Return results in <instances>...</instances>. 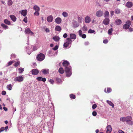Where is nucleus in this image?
Segmentation results:
<instances>
[{"instance_id":"e2e57ef3","label":"nucleus","mask_w":133,"mask_h":133,"mask_svg":"<svg viewBox=\"0 0 133 133\" xmlns=\"http://www.w3.org/2000/svg\"><path fill=\"white\" fill-rule=\"evenodd\" d=\"M46 81V79L45 78H42H42L41 80V81H42L43 82H45Z\"/></svg>"},{"instance_id":"5fc2aeb1","label":"nucleus","mask_w":133,"mask_h":133,"mask_svg":"<svg viewBox=\"0 0 133 133\" xmlns=\"http://www.w3.org/2000/svg\"><path fill=\"white\" fill-rule=\"evenodd\" d=\"M79 35L80 36H81L82 34V32L81 30H79Z\"/></svg>"},{"instance_id":"6ab92c4d","label":"nucleus","mask_w":133,"mask_h":133,"mask_svg":"<svg viewBox=\"0 0 133 133\" xmlns=\"http://www.w3.org/2000/svg\"><path fill=\"white\" fill-rule=\"evenodd\" d=\"M55 30L57 31H60L61 30V29L60 26L57 25L56 26Z\"/></svg>"},{"instance_id":"a18cd8bd","label":"nucleus","mask_w":133,"mask_h":133,"mask_svg":"<svg viewBox=\"0 0 133 133\" xmlns=\"http://www.w3.org/2000/svg\"><path fill=\"white\" fill-rule=\"evenodd\" d=\"M39 11H36V12L34 13V14L35 15L38 16L39 15V13L38 12Z\"/></svg>"},{"instance_id":"6e6d98bb","label":"nucleus","mask_w":133,"mask_h":133,"mask_svg":"<svg viewBox=\"0 0 133 133\" xmlns=\"http://www.w3.org/2000/svg\"><path fill=\"white\" fill-rule=\"evenodd\" d=\"M5 130V128L2 127L0 128V132L3 131Z\"/></svg>"},{"instance_id":"7c9ffc66","label":"nucleus","mask_w":133,"mask_h":133,"mask_svg":"<svg viewBox=\"0 0 133 133\" xmlns=\"http://www.w3.org/2000/svg\"><path fill=\"white\" fill-rule=\"evenodd\" d=\"M82 30L83 31L86 32L87 30V27L85 25H84L82 27Z\"/></svg>"},{"instance_id":"72a5a7b5","label":"nucleus","mask_w":133,"mask_h":133,"mask_svg":"<svg viewBox=\"0 0 133 133\" xmlns=\"http://www.w3.org/2000/svg\"><path fill=\"white\" fill-rule=\"evenodd\" d=\"M18 70L19 71V73H22L24 69H23L22 68H20L18 69Z\"/></svg>"},{"instance_id":"58836bf2","label":"nucleus","mask_w":133,"mask_h":133,"mask_svg":"<svg viewBox=\"0 0 133 133\" xmlns=\"http://www.w3.org/2000/svg\"><path fill=\"white\" fill-rule=\"evenodd\" d=\"M14 62V61H11L10 62H9L8 63V64L7 65V66H8L11 65Z\"/></svg>"},{"instance_id":"bb28decb","label":"nucleus","mask_w":133,"mask_h":133,"mask_svg":"<svg viewBox=\"0 0 133 133\" xmlns=\"http://www.w3.org/2000/svg\"><path fill=\"white\" fill-rule=\"evenodd\" d=\"M4 22L6 24L8 25H10V21L7 19H4Z\"/></svg>"},{"instance_id":"c03bdc74","label":"nucleus","mask_w":133,"mask_h":133,"mask_svg":"<svg viewBox=\"0 0 133 133\" xmlns=\"http://www.w3.org/2000/svg\"><path fill=\"white\" fill-rule=\"evenodd\" d=\"M127 123L129 125H133V122L132 121H129Z\"/></svg>"},{"instance_id":"3c124183","label":"nucleus","mask_w":133,"mask_h":133,"mask_svg":"<svg viewBox=\"0 0 133 133\" xmlns=\"http://www.w3.org/2000/svg\"><path fill=\"white\" fill-rule=\"evenodd\" d=\"M58 46L57 45H56L54 48H53L52 49L54 50H56L58 49Z\"/></svg>"},{"instance_id":"39448f33","label":"nucleus","mask_w":133,"mask_h":133,"mask_svg":"<svg viewBox=\"0 0 133 133\" xmlns=\"http://www.w3.org/2000/svg\"><path fill=\"white\" fill-rule=\"evenodd\" d=\"M103 15V12L101 10H98L96 13V16L98 17H101Z\"/></svg>"},{"instance_id":"f257e3e1","label":"nucleus","mask_w":133,"mask_h":133,"mask_svg":"<svg viewBox=\"0 0 133 133\" xmlns=\"http://www.w3.org/2000/svg\"><path fill=\"white\" fill-rule=\"evenodd\" d=\"M69 63L66 61H64L63 63V65L65 67V71L67 77H70L72 74L71 67L68 66Z\"/></svg>"},{"instance_id":"864d4df0","label":"nucleus","mask_w":133,"mask_h":133,"mask_svg":"<svg viewBox=\"0 0 133 133\" xmlns=\"http://www.w3.org/2000/svg\"><path fill=\"white\" fill-rule=\"evenodd\" d=\"M81 36L83 38H85L86 37V35L85 34L82 35Z\"/></svg>"},{"instance_id":"a19ab883","label":"nucleus","mask_w":133,"mask_h":133,"mask_svg":"<svg viewBox=\"0 0 133 133\" xmlns=\"http://www.w3.org/2000/svg\"><path fill=\"white\" fill-rule=\"evenodd\" d=\"M69 45V44H68V43L66 42L64 43L63 46L67 48Z\"/></svg>"},{"instance_id":"bf43d9fd","label":"nucleus","mask_w":133,"mask_h":133,"mask_svg":"<svg viewBox=\"0 0 133 133\" xmlns=\"http://www.w3.org/2000/svg\"><path fill=\"white\" fill-rule=\"evenodd\" d=\"M6 92L5 91H3L2 92V94L3 95H4L6 94Z\"/></svg>"},{"instance_id":"774afa93","label":"nucleus","mask_w":133,"mask_h":133,"mask_svg":"<svg viewBox=\"0 0 133 133\" xmlns=\"http://www.w3.org/2000/svg\"><path fill=\"white\" fill-rule=\"evenodd\" d=\"M118 132L119 133H124L123 131L121 130H119Z\"/></svg>"},{"instance_id":"8fccbe9b","label":"nucleus","mask_w":133,"mask_h":133,"mask_svg":"<svg viewBox=\"0 0 133 133\" xmlns=\"http://www.w3.org/2000/svg\"><path fill=\"white\" fill-rule=\"evenodd\" d=\"M23 21L25 22V23H26L27 22V18L26 17H25L23 19Z\"/></svg>"},{"instance_id":"c756f323","label":"nucleus","mask_w":133,"mask_h":133,"mask_svg":"<svg viewBox=\"0 0 133 133\" xmlns=\"http://www.w3.org/2000/svg\"><path fill=\"white\" fill-rule=\"evenodd\" d=\"M62 15L64 17H66L68 16V14L65 12H63L62 13Z\"/></svg>"},{"instance_id":"a878e982","label":"nucleus","mask_w":133,"mask_h":133,"mask_svg":"<svg viewBox=\"0 0 133 133\" xmlns=\"http://www.w3.org/2000/svg\"><path fill=\"white\" fill-rule=\"evenodd\" d=\"M58 72L60 73L63 74L64 73V71L63 68H60L59 69Z\"/></svg>"},{"instance_id":"412c9836","label":"nucleus","mask_w":133,"mask_h":133,"mask_svg":"<svg viewBox=\"0 0 133 133\" xmlns=\"http://www.w3.org/2000/svg\"><path fill=\"white\" fill-rule=\"evenodd\" d=\"M34 10L36 11H39L40 10L39 8L37 5H35L33 7Z\"/></svg>"},{"instance_id":"ea45409f","label":"nucleus","mask_w":133,"mask_h":133,"mask_svg":"<svg viewBox=\"0 0 133 133\" xmlns=\"http://www.w3.org/2000/svg\"><path fill=\"white\" fill-rule=\"evenodd\" d=\"M70 97L71 98L74 99L75 98V95L71 94L70 95Z\"/></svg>"},{"instance_id":"c9c22d12","label":"nucleus","mask_w":133,"mask_h":133,"mask_svg":"<svg viewBox=\"0 0 133 133\" xmlns=\"http://www.w3.org/2000/svg\"><path fill=\"white\" fill-rule=\"evenodd\" d=\"M20 62L19 61H18V62L15 63V64L14 65V66L15 67H17L19 65H20Z\"/></svg>"},{"instance_id":"6e6552de","label":"nucleus","mask_w":133,"mask_h":133,"mask_svg":"<svg viewBox=\"0 0 133 133\" xmlns=\"http://www.w3.org/2000/svg\"><path fill=\"white\" fill-rule=\"evenodd\" d=\"M25 32L26 34H30L31 35H33L34 34L33 32L31 31L29 28H28L25 29Z\"/></svg>"},{"instance_id":"a211bd4d","label":"nucleus","mask_w":133,"mask_h":133,"mask_svg":"<svg viewBox=\"0 0 133 133\" xmlns=\"http://www.w3.org/2000/svg\"><path fill=\"white\" fill-rule=\"evenodd\" d=\"M126 122H127V123L129 122V121H130L132 119V118L131 116H128L126 117Z\"/></svg>"},{"instance_id":"338daca9","label":"nucleus","mask_w":133,"mask_h":133,"mask_svg":"<svg viewBox=\"0 0 133 133\" xmlns=\"http://www.w3.org/2000/svg\"><path fill=\"white\" fill-rule=\"evenodd\" d=\"M89 44V42H85L84 43V44L85 45H88Z\"/></svg>"},{"instance_id":"69168bd1","label":"nucleus","mask_w":133,"mask_h":133,"mask_svg":"<svg viewBox=\"0 0 133 133\" xmlns=\"http://www.w3.org/2000/svg\"><path fill=\"white\" fill-rule=\"evenodd\" d=\"M114 11H111L110 12V14L111 16H112L114 14Z\"/></svg>"},{"instance_id":"2eb2a0df","label":"nucleus","mask_w":133,"mask_h":133,"mask_svg":"<svg viewBox=\"0 0 133 133\" xmlns=\"http://www.w3.org/2000/svg\"><path fill=\"white\" fill-rule=\"evenodd\" d=\"M21 13L22 15H23L24 16H25L27 14L26 10H22L21 11H19Z\"/></svg>"},{"instance_id":"052dcab7","label":"nucleus","mask_w":133,"mask_h":133,"mask_svg":"<svg viewBox=\"0 0 133 133\" xmlns=\"http://www.w3.org/2000/svg\"><path fill=\"white\" fill-rule=\"evenodd\" d=\"M68 35L67 34L65 33L63 35V37L64 38H66L67 37Z\"/></svg>"},{"instance_id":"dca6fc26","label":"nucleus","mask_w":133,"mask_h":133,"mask_svg":"<svg viewBox=\"0 0 133 133\" xmlns=\"http://www.w3.org/2000/svg\"><path fill=\"white\" fill-rule=\"evenodd\" d=\"M10 17L11 20L14 22L16 21V18L13 15H11L10 16Z\"/></svg>"},{"instance_id":"e433bc0d","label":"nucleus","mask_w":133,"mask_h":133,"mask_svg":"<svg viewBox=\"0 0 133 133\" xmlns=\"http://www.w3.org/2000/svg\"><path fill=\"white\" fill-rule=\"evenodd\" d=\"M113 31V30L112 28H111L109 29L108 30V34L109 35H111V33L112 32V31Z\"/></svg>"},{"instance_id":"423d86ee","label":"nucleus","mask_w":133,"mask_h":133,"mask_svg":"<svg viewBox=\"0 0 133 133\" xmlns=\"http://www.w3.org/2000/svg\"><path fill=\"white\" fill-rule=\"evenodd\" d=\"M110 19L108 18H106L103 20V23L105 25H108L109 23Z\"/></svg>"},{"instance_id":"cd10ccee","label":"nucleus","mask_w":133,"mask_h":133,"mask_svg":"<svg viewBox=\"0 0 133 133\" xmlns=\"http://www.w3.org/2000/svg\"><path fill=\"white\" fill-rule=\"evenodd\" d=\"M66 40L67 41L66 42H67L69 44H71L72 42V41L71 40V39L70 38H66Z\"/></svg>"},{"instance_id":"603ef678","label":"nucleus","mask_w":133,"mask_h":133,"mask_svg":"<svg viewBox=\"0 0 133 133\" xmlns=\"http://www.w3.org/2000/svg\"><path fill=\"white\" fill-rule=\"evenodd\" d=\"M97 114V112L95 111H93L92 113V115L94 116H96V115Z\"/></svg>"},{"instance_id":"1a4fd4ad","label":"nucleus","mask_w":133,"mask_h":133,"mask_svg":"<svg viewBox=\"0 0 133 133\" xmlns=\"http://www.w3.org/2000/svg\"><path fill=\"white\" fill-rule=\"evenodd\" d=\"M31 72L32 75H37L38 74L39 71L37 69H34L32 70Z\"/></svg>"},{"instance_id":"f8f14e48","label":"nucleus","mask_w":133,"mask_h":133,"mask_svg":"<svg viewBox=\"0 0 133 133\" xmlns=\"http://www.w3.org/2000/svg\"><path fill=\"white\" fill-rule=\"evenodd\" d=\"M53 19V17L52 16H49L47 18V21L49 22H52Z\"/></svg>"},{"instance_id":"9b49d317","label":"nucleus","mask_w":133,"mask_h":133,"mask_svg":"<svg viewBox=\"0 0 133 133\" xmlns=\"http://www.w3.org/2000/svg\"><path fill=\"white\" fill-rule=\"evenodd\" d=\"M62 21L61 18L59 17H57L55 19V22L57 24H60L61 23Z\"/></svg>"},{"instance_id":"2f4dec72","label":"nucleus","mask_w":133,"mask_h":133,"mask_svg":"<svg viewBox=\"0 0 133 133\" xmlns=\"http://www.w3.org/2000/svg\"><path fill=\"white\" fill-rule=\"evenodd\" d=\"M1 26L3 28H4L5 29H8V26L4 24H2Z\"/></svg>"},{"instance_id":"c85d7f7f","label":"nucleus","mask_w":133,"mask_h":133,"mask_svg":"<svg viewBox=\"0 0 133 133\" xmlns=\"http://www.w3.org/2000/svg\"><path fill=\"white\" fill-rule=\"evenodd\" d=\"M107 102L110 106H111L113 107H114V104L111 101L107 100Z\"/></svg>"},{"instance_id":"13d9d810","label":"nucleus","mask_w":133,"mask_h":133,"mask_svg":"<svg viewBox=\"0 0 133 133\" xmlns=\"http://www.w3.org/2000/svg\"><path fill=\"white\" fill-rule=\"evenodd\" d=\"M49 82L51 83L52 84H53L54 83V81L52 79H50L49 81Z\"/></svg>"},{"instance_id":"4c0bfd02","label":"nucleus","mask_w":133,"mask_h":133,"mask_svg":"<svg viewBox=\"0 0 133 133\" xmlns=\"http://www.w3.org/2000/svg\"><path fill=\"white\" fill-rule=\"evenodd\" d=\"M121 121H122L123 122H126V118L125 117H121L120 119Z\"/></svg>"},{"instance_id":"09e8293b","label":"nucleus","mask_w":133,"mask_h":133,"mask_svg":"<svg viewBox=\"0 0 133 133\" xmlns=\"http://www.w3.org/2000/svg\"><path fill=\"white\" fill-rule=\"evenodd\" d=\"M94 31L91 29H90L88 31V32L90 33H93L94 32Z\"/></svg>"},{"instance_id":"4d7b16f0","label":"nucleus","mask_w":133,"mask_h":133,"mask_svg":"<svg viewBox=\"0 0 133 133\" xmlns=\"http://www.w3.org/2000/svg\"><path fill=\"white\" fill-rule=\"evenodd\" d=\"M97 107V105L96 104H94L92 106V108L93 109H95Z\"/></svg>"},{"instance_id":"37998d69","label":"nucleus","mask_w":133,"mask_h":133,"mask_svg":"<svg viewBox=\"0 0 133 133\" xmlns=\"http://www.w3.org/2000/svg\"><path fill=\"white\" fill-rule=\"evenodd\" d=\"M56 81L58 83H60L61 81V79L59 78H56Z\"/></svg>"},{"instance_id":"de8ad7c7","label":"nucleus","mask_w":133,"mask_h":133,"mask_svg":"<svg viewBox=\"0 0 133 133\" xmlns=\"http://www.w3.org/2000/svg\"><path fill=\"white\" fill-rule=\"evenodd\" d=\"M42 78V77H38L36 78V79L38 81H41Z\"/></svg>"},{"instance_id":"4be33fe9","label":"nucleus","mask_w":133,"mask_h":133,"mask_svg":"<svg viewBox=\"0 0 133 133\" xmlns=\"http://www.w3.org/2000/svg\"><path fill=\"white\" fill-rule=\"evenodd\" d=\"M122 23L120 19H117L116 20V23L117 25H119Z\"/></svg>"},{"instance_id":"680f3d73","label":"nucleus","mask_w":133,"mask_h":133,"mask_svg":"<svg viewBox=\"0 0 133 133\" xmlns=\"http://www.w3.org/2000/svg\"><path fill=\"white\" fill-rule=\"evenodd\" d=\"M108 42V41L107 39H105L103 41V43H104L106 44Z\"/></svg>"},{"instance_id":"473e14b6","label":"nucleus","mask_w":133,"mask_h":133,"mask_svg":"<svg viewBox=\"0 0 133 133\" xmlns=\"http://www.w3.org/2000/svg\"><path fill=\"white\" fill-rule=\"evenodd\" d=\"M115 13L118 14L120 13V10L118 9H116L115 10Z\"/></svg>"},{"instance_id":"393cba45","label":"nucleus","mask_w":133,"mask_h":133,"mask_svg":"<svg viewBox=\"0 0 133 133\" xmlns=\"http://www.w3.org/2000/svg\"><path fill=\"white\" fill-rule=\"evenodd\" d=\"M53 39L56 41H58L59 39V37L58 36H54L53 38Z\"/></svg>"},{"instance_id":"49530a36","label":"nucleus","mask_w":133,"mask_h":133,"mask_svg":"<svg viewBox=\"0 0 133 133\" xmlns=\"http://www.w3.org/2000/svg\"><path fill=\"white\" fill-rule=\"evenodd\" d=\"M107 91L108 93H109L111 91V88H107Z\"/></svg>"},{"instance_id":"7ed1b4c3","label":"nucleus","mask_w":133,"mask_h":133,"mask_svg":"<svg viewBox=\"0 0 133 133\" xmlns=\"http://www.w3.org/2000/svg\"><path fill=\"white\" fill-rule=\"evenodd\" d=\"M23 79L24 77L22 75L16 77L14 79V81L15 82H20L23 81Z\"/></svg>"},{"instance_id":"ddd939ff","label":"nucleus","mask_w":133,"mask_h":133,"mask_svg":"<svg viewBox=\"0 0 133 133\" xmlns=\"http://www.w3.org/2000/svg\"><path fill=\"white\" fill-rule=\"evenodd\" d=\"M133 5L132 3L130 2H128L126 4V6L128 8H130Z\"/></svg>"},{"instance_id":"9d476101","label":"nucleus","mask_w":133,"mask_h":133,"mask_svg":"<svg viewBox=\"0 0 133 133\" xmlns=\"http://www.w3.org/2000/svg\"><path fill=\"white\" fill-rule=\"evenodd\" d=\"M106 133H110L112 130V128L110 125H109L107 127Z\"/></svg>"},{"instance_id":"20e7f679","label":"nucleus","mask_w":133,"mask_h":133,"mask_svg":"<svg viewBox=\"0 0 133 133\" xmlns=\"http://www.w3.org/2000/svg\"><path fill=\"white\" fill-rule=\"evenodd\" d=\"M131 21H128L126 23V24L123 26V28L125 29H128L131 25Z\"/></svg>"},{"instance_id":"5701e85b","label":"nucleus","mask_w":133,"mask_h":133,"mask_svg":"<svg viewBox=\"0 0 133 133\" xmlns=\"http://www.w3.org/2000/svg\"><path fill=\"white\" fill-rule=\"evenodd\" d=\"M77 18L78 22L80 23H82V17L78 16L77 17Z\"/></svg>"},{"instance_id":"b1692460","label":"nucleus","mask_w":133,"mask_h":133,"mask_svg":"<svg viewBox=\"0 0 133 133\" xmlns=\"http://www.w3.org/2000/svg\"><path fill=\"white\" fill-rule=\"evenodd\" d=\"M48 70V69L46 70V69H43L42 70V71L44 74H48L49 73Z\"/></svg>"},{"instance_id":"4468645a","label":"nucleus","mask_w":133,"mask_h":133,"mask_svg":"<svg viewBox=\"0 0 133 133\" xmlns=\"http://www.w3.org/2000/svg\"><path fill=\"white\" fill-rule=\"evenodd\" d=\"M85 21L86 23H89L91 21L90 17L89 16H87L85 18Z\"/></svg>"},{"instance_id":"aec40b11","label":"nucleus","mask_w":133,"mask_h":133,"mask_svg":"<svg viewBox=\"0 0 133 133\" xmlns=\"http://www.w3.org/2000/svg\"><path fill=\"white\" fill-rule=\"evenodd\" d=\"M109 15V12L108 11H106L105 12L104 16V17L107 18V17H108Z\"/></svg>"},{"instance_id":"f704fd0d","label":"nucleus","mask_w":133,"mask_h":133,"mask_svg":"<svg viewBox=\"0 0 133 133\" xmlns=\"http://www.w3.org/2000/svg\"><path fill=\"white\" fill-rule=\"evenodd\" d=\"M7 88L8 90H10L12 89V87L11 85L10 84L7 85Z\"/></svg>"},{"instance_id":"79ce46f5","label":"nucleus","mask_w":133,"mask_h":133,"mask_svg":"<svg viewBox=\"0 0 133 133\" xmlns=\"http://www.w3.org/2000/svg\"><path fill=\"white\" fill-rule=\"evenodd\" d=\"M8 4L9 5H11L12 4V2L11 0H10L8 1Z\"/></svg>"},{"instance_id":"f03ea898","label":"nucleus","mask_w":133,"mask_h":133,"mask_svg":"<svg viewBox=\"0 0 133 133\" xmlns=\"http://www.w3.org/2000/svg\"><path fill=\"white\" fill-rule=\"evenodd\" d=\"M45 56L42 53L39 54L37 57V60L39 61H41L43 60L45 58Z\"/></svg>"},{"instance_id":"f3484780","label":"nucleus","mask_w":133,"mask_h":133,"mask_svg":"<svg viewBox=\"0 0 133 133\" xmlns=\"http://www.w3.org/2000/svg\"><path fill=\"white\" fill-rule=\"evenodd\" d=\"M70 37L71 39H75L76 38V35L74 34H70Z\"/></svg>"},{"instance_id":"0eeeda50","label":"nucleus","mask_w":133,"mask_h":133,"mask_svg":"<svg viewBox=\"0 0 133 133\" xmlns=\"http://www.w3.org/2000/svg\"><path fill=\"white\" fill-rule=\"evenodd\" d=\"M73 24V27L74 28L78 27L79 26V24L75 20L73 21L72 22Z\"/></svg>"},{"instance_id":"0e129e2a","label":"nucleus","mask_w":133,"mask_h":133,"mask_svg":"<svg viewBox=\"0 0 133 133\" xmlns=\"http://www.w3.org/2000/svg\"><path fill=\"white\" fill-rule=\"evenodd\" d=\"M45 31L47 32H49L50 31L49 29L47 28H46L45 29Z\"/></svg>"}]
</instances>
